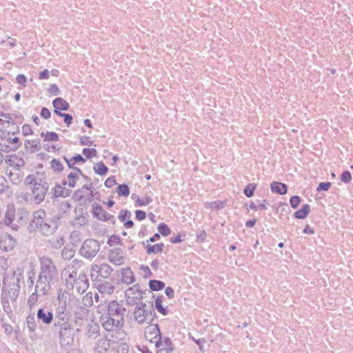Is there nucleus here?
<instances>
[{
    "label": "nucleus",
    "instance_id": "40",
    "mask_svg": "<svg viewBox=\"0 0 353 353\" xmlns=\"http://www.w3.org/2000/svg\"><path fill=\"white\" fill-rule=\"evenodd\" d=\"M94 170L97 174L102 176L106 174L108 169L103 162H99L94 165Z\"/></svg>",
    "mask_w": 353,
    "mask_h": 353
},
{
    "label": "nucleus",
    "instance_id": "16",
    "mask_svg": "<svg viewBox=\"0 0 353 353\" xmlns=\"http://www.w3.org/2000/svg\"><path fill=\"white\" fill-rule=\"evenodd\" d=\"M5 162L11 168V170H21V168L25 165L23 159L15 154L7 155L5 159Z\"/></svg>",
    "mask_w": 353,
    "mask_h": 353
},
{
    "label": "nucleus",
    "instance_id": "10",
    "mask_svg": "<svg viewBox=\"0 0 353 353\" xmlns=\"http://www.w3.org/2000/svg\"><path fill=\"white\" fill-rule=\"evenodd\" d=\"M100 322L102 327L108 332L116 331L123 325L121 318L118 319L104 313L100 317Z\"/></svg>",
    "mask_w": 353,
    "mask_h": 353
},
{
    "label": "nucleus",
    "instance_id": "9",
    "mask_svg": "<svg viewBox=\"0 0 353 353\" xmlns=\"http://www.w3.org/2000/svg\"><path fill=\"white\" fill-rule=\"evenodd\" d=\"M113 269L112 267L105 263H92L90 268V276L92 279H97L99 276L107 279L108 278Z\"/></svg>",
    "mask_w": 353,
    "mask_h": 353
},
{
    "label": "nucleus",
    "instance_id": "1",
    "mask_svg": "<svg viewBox=\"0 0 353 353\" xmlns=\"http://www.w3.org/2000/svg\"><path fill=\"white\" fill-rule=\"evenodd\" d=\"M24 183L30 186L32 199L36 203L39 204L43 201L49 189L44 172H35L27 176Z\"/></svg>",
    "mask_w": 353,
    "mask_h": 353
},
{
    "label": "nucleus",
    "instance_id": "47",
    "mask_svg": "<svg viewBox=\"0 0 353 353\" xmlns=\"http://www.w3.org/2000/svg\"><path fill=\"white\" fill-rule=\"evenodd\" d=\"M158 231L159 233H161L163 236H168L171 232V230L168 228V226L163 223L159 224Z\"/></svg>",
    "mask_w": 353,
    "mask_h": 353
},
{
    "label": "nucleus",
    "instance_id": "45",
    "mask_svg": "<svg viewBox=\"0 0 353 353\" xmlns=\"http://www.w3.org/2000/svg\"><path fill=\"white\" fill-rule=\"evenodd\" d=\"M82 265V261L78 259H73L70 264L68 265L65 269H69L70 270H73L74 272H77L78 269H79Z\"/></svg>",
    "mask_w": 353,
    "mask_h": 353
},
{
    "label": "nucleus",
    "instance_id": "5",
    "mask_svg": "<svg viewBox=\"0 0 353 353\" xmlns=\"http://www.w3.org/2000/svg\"><path fill=\"white\" fill-rule=\"evenodd\" d=\"M39 276L54 281L57 276V270L51 259L43 256L40 259Z\"/></svg>",
    "mask_w": 353,
    "mask_h": 353
},
{
    "label": "nucleus",
    "instance_id": "26",
    "mask_svg": "<svg viewBox=\"0 0 353 353\" xmlns=\"http://www.w3.org/2000/svg\"><path fill=\"white\" fill-rule=\"evenodd\" d=\"M62 276L65 281L66 285L68 288L72 285V282H75L77 279V272L64 269L62 272Z\"/></svg>",
    "mask_w": 353,
    "mask_h": 353
},
{
    "label": "nucleus",
    "instance_id": "44",
    "mask_svg": "<svg viewBox=\"0 0 353 353\" xmlns=\"http://www.w3.org/2000/svg\"><path fill=\"white\" fill-rule=\"evenodd\" d=\"M27 327L30 332H34L37 329V324L35 322L34 316L30 314L26 319Z\"/></svg>",
    "mask_w": 353,
    "mask_h": 353
},
{
    "label": "nucleus",
    "instance_id": "7",
    "mask_svg": "<svg viewBox=\"0 0 353 353\" xmlns=\"http://www.w3.org/2000/svg\"><path fill=\"white\" fill-rule=\"evenodd\" d=\"M52 281L39 275L34 286V292L30 295L28 302H36L39 296L48 294Z\"/></svg>",
    "mask_w": 353,
    "mask_h": 353
},
{
    "label": "nucleus",
    "instance_id": "19",
    "mask_svg": "<svg viewBox=\"0 0 353 353\" xmlns=\"http://www.w3.org/2000/svg\"><path fill=\"white\" fill-rule=\"evenodd\" d=\"M16 241L10 234H5L0 240V248L6 252L11 251L15 246Z\"/></svg>",
    "mask_w": 353,
    "mask_h": 353
},
{
    "label": "nucleus",
    "instance_id": "28",
    "mask_svg": "<svg viewBox=\"0 0 353 353\" xmlns=\"http://www.w3.org/2000/svg\"><path fill=\"white\" fill-rule=\"evenodd\" d=\"M99 326L93 322L89 323L85 328V335L88 338H96L99 334Z\"/></svg>",
    "mask_w": 353,
    "mask_h": 353
},
{
    "label": "nucleus",
    "instance_id": "11",
    "mask_svg": "<svg viewBox=\"0 0 353 353\" xmlns=\"http://www.w3.org/2000/svg\"><path fill=\"white\" fill-rule=\"evenodd\" d=\"M79 332V329H74L73 326H68L63 330H61L57 333L59 336V343L62 346L70 345L73 343L74 340L75 332Z\"/></svg>",
    "mask_w": 353,
    "mask_h": 353
},
{
    "label": "nucleus",
    "instance_id": "25",
    "mask_svg": "<svg viewBox=\"0 0 353 353\" xmlns=\"http://www.w3.org/2000/svg\"><path fill=\"white\" fill-rule=\"evenodd\" d=\"M93 214L99 220L104 221H110L113 219V216L105 211L101 205L94 208Z\"/></svg>",
    "mask_w": 353,
    "mask_h": 353
},
{
    "label": "nucleus",
    "instance_id": "59",
    "mask_svg": "<svg viewBox=\"0 0 353 353\" xmlns=\"http://www.w3.org/2000/svg\"><path fill=\"white\" fill-rule=\"evenodd\" d=\"M64 243V239L63 237H57L53 241V246L56 248H60Z\"/></svg>",
    "mask_w": 353,
    "mask_h": 353
},
{
    "label": "nucleus",
    "instance_id": "3",
    "mask_svg": "<svg viewBox=\"0 0 353 353\" xmlns=\"http://www.w3.org/2000/svg\"><path fill=\"white\" fill-rule=\"evenodd\" d=\"M28 216V212L24 208H19L16 213L13 206H8L5 214V223L12 229L17 230L27 223Z\"/></svg>",
    "mask_w": 353,
    "mask_h": 353
},
{
    "label": "nucleus",
    "instance_id": "20",
    "mask_svg": "<svg viewBox=\"0 0 353 353\" xmlns=\"http://www.w3.org/2000/svg\"><path fill=\"white\" fill-rule=\"evenodd\" d=\"M80 175H83L81 170L77 168H74V172L69 173L66 179L63 181V185H68L72 188L75 186L76 182L79 180Z\"/></svg>",
    "mask_w": 353,
    "mask_h": 353
},
{
    "label": "nucleus",
    "instance_id": "55",
    "mask_svg": "<svg viewBox=\"0 0 353 353\" xmlns=\"http://www.w3.org/2000/svg\"><path fill=\"white\" fill-rule=\"evenodd\" d=\"M131 216V213L130 211L127 210H122L120 211L119 214V219L121 221H125L127 218H129Z\"/></svg>",
    "mask_w": 353,
    "mask_h": 353
},
{
    "label": "nucleus",
    "instance_id": "37",
    "mask_svg": "<svg viewBox=\"0 0 353 353\" xmlns=\"http://www.w3.org/2000/svg\"><path fill=\"white\" fill-rule=\"evenodd\" d=\"M41 136L44 137L45 141H59V136L56 132H42Z\"/></svg>",
    "mask_w": 353,
    "mask_h": 353
},
{
    "label": "nucleus",
    "instance_id": "58",
    "mask_svg": "<svg viewBox=\"0 0 353 353\" xmlns=\"http://www.w3.org/2000/svg\"><path fill=\"white\" fill-rule=\"evenodd\" d=\"M330 185H331V183L330 182L321 183H319V186L317 187L316 190L317 191H321V190L327 191L330 188Z\"/></svg>",
    "mask_w": 353,
    "mask_h": 353
},
{
    "label": "nucleus",
    "instance_id": "13",
    "mask_svg": "<svg viewBox=\"0 0 353 353\" xmlns=\"http://www.w3.org/2000/svg\"><path fill=\"white\" fill-rule=\"evenodd\" d=\"M145 338L150 342L154 343L161 336V332L157 324H150L145 329Z\"/></svg>",
    "mask_w": 353,
    "mask_h": 353
},
{
    "label": "nucleus",
    "instance_id": "21",
    "mask_svg": "<svg viewBox=\"0 0 353 353\" xmlns=\"http://www.w3.org/2000/svg\"><path fill=\"white\" fill-rule=\"evenodd\" d=\"M20 291L19 283L10 285V286H3L2 292L8 294V296L12 302L17 300Z\"/></svg>",
    "mask_w": 353,
    "mask_h": 353
},
{
    "label": "nucleus",
    "instance_id": "12",
    "mask_svg": "<svg viewBox=\"0 0 353 353\" xmlns=\"http://www.w3.org/2000/svg\"><path fill=\"white\" fill-rule=\"evenodd\" d=\"M142 294L138 286L130 287L125 291L126 301L130 305L138 304L142 298Z\"/></svg>",
    "mask_w": 353,
    "mask_h": 353
},
{
    "label": "nucleus",
    "instance_id": "63",
    "mask_svg": "<svg viewBox=\"0 0 353 353\" xmlns=\"http://www.w3.org/2000/svg\"><path fill=\"white\" fill-rule=\"evenodd\" d=\"M50 77V75H49V71L47 69H45L43 71H42L41 72H40L39 74V79L40 80H42V79H48Z\"/></svg>",
    "mask_w": 353,
    "mask_h": 353
},
{
    "label": "nucleus",
    "instance_id": "62",
    "mask_svg": "<svg viewBox=\"0 0 353 353\" xmlns=\"http://www.w3.org/2000/svg\"><path fill=\"white\" fill-rule=\"evenodd\" d=\"M50 112L49 111V110L46 108H43L41 109V116L47 119H49L50 117Z\"/></svg>",
    "mask_w": 353,
    "mask_h": 353
},
{
    "label": "nucleus",
    "instance_id": "34",
    "mask_svg": "<svg viewBox=\"0 0 353 353\" xmlns=\"http://www.w3.org/2000/svg\"><path fill=\"white\" fill-rule=\"evenodd\" d=\"M70 240L72 245H77L82 240V234L77 230H74L70 235Z\"/></svg>",
    "mask_w": 353,
    "mask_h": 353
},
{
    "label": "nucleus",
    "instance_id": "24",
    "mask_svg": "<svg viewBox=\"0 0 353 353\" xmlns=\"http://www.w3.org/2000/svg\"><path fill=\"white\" fill-rule=\"evenodd\" d=\"M96 288L101 294L110 295L114 290V286L109 281H100L96 283Z\"/></svg>",
    "mask_w": 353,
    "mask_h": 353
},
{
    "label": "nucleus",
    "instance_id": "31",
    "mask_svg": "<svg viewBox=\"0 0 353 353\" xmlns=\"http://www.w3.org/2000/svg\"><path fill=\"white\" fill-rule=\"evenodd\" d=\"M1 296V303L2 305L3 310L7 314L12 313V308L10 307V302H9V300H10V297L8 296V294H4L2 292Z\"/></svg>",
    "mask_w": 353,
    "mask_h": 353
},
{
    "label": "nucleus",
    "instance_id": "54",
    "mask_svg": "<svg viewBox=\"0 0 353 353\" xmlns=\"http://www.w3.org/2000/svg\"><path fill=\"white\" fill-rule=\"evenodd\" d=\"M301 202L300 197L298 196H293L290 199V203L292 208H296Z\"/></svg>",
    "mask_w": 353,
    "mask_h": 353
},
{
    "label": "nucleus",
    "instance_id": "6",
    "mask_svg": "<svg viewBox=\"0 0 353 353\" xmlns=\"http://www.w3.org/2000/svg\"><path fill=\"white\" fill-rule=\"evenodd\" d=\"M100 249L101 245L97 241L88 239L83 243L79 254L87 259H92L97 256Z\"/></svg>",
    "mask_w": 353,
    "mask_h": 353
},
{
    "label": "nucleus",
    "instance_id": "53",
    "mask_svg": "<svg viewBox=\"0 0 353 353\" xmlns=\"http://www.w3.org/2000/svg\"><path fill=\"white\" fill-rule=\"evenodd\" d=\"M255 189L256 185L249 184L244 190V193L248 197H251L253 196Z\"/></svg>",
    "mask_w": 353,
    "mask_h": 353
},
{
    "label": "nucleus",
    "instance_id": "18",
    "mask_svg": "<svg viewBox=\"0 0 353 353\" xmlns=\"http://www.w3.org/2000/svg\"><path fill=\"white\" fill-rule=\"evenodd\" d=\"M110 261L117 265H121L124 263L123 252L120 248H114L109 252Z\"/></svg>",
    "mask_w": 353,
    "mask_h": 353
},
{
    "label": "nucleus",
    "instance_id": "56",
    "mask_svg": "<svg viewBox=\"0 0 353 353\" xmlns=\"http://www.w3.org/2000/svg\"><path fill=\"white\" fill-rule=\"evenodd\" d=\"M28 144L31 147L34 148L36 150H40V140L38 139L29 140L28 141Z\"/></svg>",
    "mask_w": 353,
    "mask_h": 353
},
{
    "label": "nucleus",
    "instance_id": "30",
    "mask_svg": "<svg viewBox=\"0 0 353 353\" xmlns=\"http://www.w3.org/2000/svg\"><path fill=\"white\" fill-rule=\"evenodd\" d=\"M53 107L61 110H68L70 108L69 103L62 98L58 97L52 101Z\"/></svg>",
    "mask_w": 353,
    "mask_h": 353
},
{
    "label": "nucleus",
    "instance_id": "2",
    "mask_svg": "<svg viewBox=\"0 0 353 353\" xmlns=\"http://www.w3.org/2000/svg\"><path fill=\"white\" fill-rule=\"evenodd\" d=\"M57 218H49L43 210L35 211L32 214V219L29 223L30 230H38L44 235H50L54 233L58 228Z\"/></svg>",
    "mask_w": 353,
    "mask_h": 353
},
{
    "label": "nucleus",
    "instance_id": "15",
    "mask_svg": "<svg viewBox=\"0 0 353 353\" xmlns=\"http://www.w3.org/2000/svg\"><path fill=\"white\" fill-rule=\"evenodd\" d=\"M125 309L116 301H112L108 304V315L114 316L118 319L121 318L123 321V312Z\"/></svg>",
    "mask_w": 353,
    "mask_h": 353
},
{
    "label": "nucleus",
    "instance_id": "35",
    "mask_svg": "<svg viewBox=\"0 0 353 353\" xmlns=\"http://www.w3.org/2000/svg\"><path fill=\"white\" fill-rule=\"evenodd\" d=\"M163 246V243H158L152 245H148L146 246L147 253L150 254L152 253L155 254L162 252Z\"/></svg>",
    "mask_w": 353,
    "mask_h": 353
},
{
    "label": "nucleus",
    "instance_id": "27",
    "mask_svg": "<svg viewBox=\"0 0 353 353\" xmlns=\"http://www.w3.org/2000/svg\"><path fill=\"white\" fill-rule=\"evenodd\" d=\"M156 347L158 350L165 349L168 350H173V345L170 339L168 337L162 338L161 336L154 343Z\"/></svg>",
    "mask_w": 353,
    "mask_h": 353
},
{
    "label": "nucleus",
    "instance_id": "32",
    "mask_svg": "<svg viewBox=\"0 0 353 353\" xmlns=\"http://www.w3.org/2000/svg\"><path fill=\"white\" fill-rule=\"evenodd\" d=\"M122 280L123 282L126 283L128 284H130L134 281V276L133 272L130 269L126 268L122 270Z\"/></svg>",
    "mask_w": 353,
    "mask_h": 353
},
{
    "label": "nucleus",
    "instance_id": "43",
    "mask_svg": "<svg viewBox=\"0 0 353 353\" xmlns=\"http://www.w3.org/2000/svg\"><path fill=\"white\" fill-rule=\"evenodd\" d=\"M225 202L216 201L213 202H207L205 203V207L206 208H214V209H222L225 207Z\"/></svg>",
    "mask_w": 353,
    "mask_h": 353
},
{
    "label": "nucleus",
    "instance_id": "42",
    "mask_svg": "<svg viewBox=\"0 0 353 353\" xmlns=\"http://www.w3.org/2000/svg\"><path fill=\"white\" fill-rule=\"evenodd\" d=\"M50 165H51V168L55 172L59 173V172H62L63 170V164L58 159H53L50 162Z\"/></svg>",
    "mask_w": 353,
    "mask_h": 353
},
{
    "label": "nucleus",
    "instance_id": "29",
    "mask_svg": "<svg viewBox=\"0 0 353 353\" xmlns=\"http://www.w3.org/2000/svg\"><path fill=\"white\" fill-rule=\"evenodd\" d=\"M271 190L273 192L279 194H285L287 193V185L284 183L279 182H272L270 185Z\"/></svg>",
    "mask_w": 353,
    "mask_h": 353
},
{
    "label": "nucleus",
    "instance_id": "48",
    "mask_svg": "<svg viewBox=\"0 0 353 353\" xmlns=\"http://www.w3.org/2000/svg\"><path fill=\"white\" fill-rule=\"evenodd\" d=\"M117 193L120 196H128L130 194V190L127 185L122 184L118 186Z\"/></svg>",
    "mask_w": 353,
    "mask_h": 353
},
{
    "label": "nucleus",
    "instance_id": "38",
    "mask_svg": "<svg viewBox=\"0 0 353 353\" xmlns=\"http://www.w3.org/2000/svg\"><path fill=\"white\" fill-rule=\"evenodd\" d=\"M110 348V343L107 339H101L98 340L97 342V350L99 352L102 353L103 352L107 351Z\"/></svg>",
    "mask_w": 353,
    "mask_h": 353
},
{
    "label": "nucleus",
    "instance_id": "49",
    "mask_svg": "<svg viewBox=\"0 0 353 353\" xmlns=\"http://www.w3.org/2000/svg\"><path fill=\"white\" fill-rule=\"evenodd\" d=\"M82 304L85 307H90L93 304L92 296L91 293H87L83 298Z\"/></svg>",
    "mask_w": 353,
    "mask_h": 353
},
{
    "label": "nucleus",
    "instance_id": "39",
    "mask_svg": "<svg viewBox=\"0 0 353 353\" xmlns=\"http://www.w3.org/2000/svg\"><path fill=\"white\" fill-rule=\"evenodd\" d=\"M149 286L152 290L158 291L164 288L165 283L161 281L151 280L149 282Z\"/></svg>",
    "mask_w": 353,
    "mask_h": 353
},
{
    "label": "nucleus",
    "instance_id": "57",
    "mask_svg": "<svg viewBox=\"0 0 353 353\" xmlns=\"http://www.w3.org/2000/svg\"><path fill=\"white\" fill-rule=\"evenodd\" d=\"M341 179L344 183H349L352 179V176L350 172L345 171L341 175Z\"/></svg>",
    "mask_w": 353,
    "mask_h": 353
},
{
    "label": "nucleus",
    "instance_id": "23",
    "mask_svg": "<svg viewBox=\"0 0 353 353\" xmlns=\"http://www.w3.org/2000/svg\"><path fill=\"white\" fill-rule=\"evenodd\" d=\"M6 172L8 179L12 184L18 185L22 181L23 178V172L21 171V170H11L8 168Z\"/></svg>",
    "mask_w": 353,
    "mask_h": 353
},
{
    "label": "nucleus",
    "instance_id": "61",
    "mask_svg": "<svg viewBox=\"0 0 353 353\" xmlns=\"http://www.w3.org/2000/svg\"><path fill=\"white\" fill-rule=\"evenodd\" d=\"M60 117L64 118V122L67 124V126H69L72 123V115L64 113L63 114H60Z\"/></svg>",
    "mask_w": 353,
    "mask_h": 353
},
{
    "label": "nucleus",
    "instance_id": "64",
    "mask_svg": "<svg viewBox=\"0 0 353 353\" xmlns=\"http://www.w3.org/2000/svg\"><path fill=\"white\" fill-rule=\"evenodd\" d=\"M136 218L139 220H143L145 218V212L142 210H137L135 212Z\"/></svg>",
    "mask_w": 353,
    "mask_h": 353
},
{
    "label": "nucleus",
    "instance_id": "36",
    "mask_svg": "<svg viewBox=\"0 0 353 353\" xmlns=\"http://www.w3.org/2000/svg\"><path fill=\"white\" fill-rule=\"evenodd\" d=\"M74 252L72 248L65 246L61 250V257L65 260H70L74 256Z\"/></svg>",
    "mask_w": 353,
    "mask_h": 353
},
{
    "label": "nucleus",
    "instance_id": "46",
    "mask_svg": "<svg viewBox=\"0 0 353 353\" xmlns=\"http://www.w3.org/2000/svg\"><path fill=\"white\" fill-rule=\"evenodd\" d=\"M162 301L160 298H157L155 300V307L159 312L162 314L163 315H166L168 314V310L163 307Z\"/></svg>",
    "mask_w": 353,
    "mask_h": 353
},
{
    "label": "nucleus",
    "instance_id": "50",
    "mask_svg": "<svg viewBox=\"0 0 353 353\" xmlns=\"http://www.w3.org/2000/svg\"><path fill=\"white\" fill-rule=\"evenodd\" d=\"M83 154L88 158L91 159L97 156V150L94 148H84L83 149Z\"/></svg>",
    "mask_w": 353,
    "mask_h": 353
},
{
    "label": "nucleus",
    "instance_id": "17",
    "mask_svg": "<svg viewBox=\"0 0 353 353\" xmlns=\"http://www.w3.org/2000/svg\"><path fill=\"white\" fill-rule=\"evenodd\" d=\"M21 277V274H17L14 270L10 269L8 270L5 273L3 286H10V285L19 283Z\"/></svg>",
    "mask_w": 353,
    "mask_h": 353
},
{
    "label": "nucleus",
    "instance_id": "22",
    "mask_svg": "<svg viewBox=\"0 0 353 353\" xmlns=\"http://www.w3.org/2000/svg\"><path fill=\"white\" fill-rule=\"evenodd\" d=\"M37 318L39 321L45 324H50L54 321L53 314L48 309L40 308L37 314Z\"/></svg>",
    "mask_w": 353,
    "mask_h": 353
},
{
    "label": "nucleus",
    "instance_id": "8",
    "mask_svg": "<svg viewBox=\"0 0 353 353\" xmlns=\"http://www.w3.org/2000/svg\"><path fill=\"white\" fill-rule=\"evenodd\" d=\"M72 322L70 316L68 313L65 311V309L62 307L61 310L57 311L54 318V330L57 332L61 330L71 326Z\"/></svg>",
    "mask_w": 353,
    "mask_h": 353
},
{
    "label": "nucleus",
    "instance_id": "51",
    "mask_svg": "<svg viewBox=\"0 0 353 353\" xmlns=\"http://www.w3.org/2000/svg\"><path fill=\"white\" fill-rule=\"evenodd\" d=\"M152 201V199L150 196H145L141 199L138 198L136 200V203L139 206L146 205L150 203Z\"/></svg>",
    "mask_w": 353,
    "mask_h": 353
},
{
    "label": "nucleus",
    "instance_id": "33",
    "mask_svg": "<svg viewBox=\"0 0 353 353\" xmlns=\"http://www.w3.org/2000/svg\"><path fill=\"white\" fill-rule=\"evenodd\" d=\"M310 210V207L308 204H305L303 205L301 210L296 211L294 213V216L296 219H305L307 214H309Z\"/></svg>",
    "mask_w": 353,
    "mask_h": 353
},
{
    "label": "nucleus",
    "instance_id": "41",
    "mask_svg": "<svg viewBox=\"0 0 353 353\" xmlns=\"http://www.w3.org/2000/svg\"><path fill=\"white\" fill-rule=\"evenodd\" d=\"M54 195L56 197L65 196L68 195L67 190L62 185H56L53 189Z\"/></svg>",
    "mask_w": 353,
    "mask_h": 353
},
{
    "label": "nucleus",
    "instance_id": "14",
    "mask_svg": "<svg viewBox=\"0 0 353 353\" xmlns=\"http://www.w3.org/2000/svg\"><path fill=\"white\" fill-rule=\"evenodd\" d=\"M88 286L89 283L85 274H79L76 281L72 282L70 288L75 289L79 294H83L87 290Z\"/></svg>",
    "mask_w": 353,
    "mask_h": 353
},
{
    "label": "nucleus",
    "instance_id": "60",
    "mask_svg": "<svg viewBox=\"0 0 353 353\" xmlns=\"http://www.w3.org/2000/svg\"><path fill=\"white\" fill-rule=\"evenodd\" d=\"M80 142L82 145H94V142L91 141L90 140L89 137H85V136L81 138Z\"/></svg>",
    "mask_w": 353,
    "mask_h": 353
},
{
    "label": "nucleus",
    "instance_id": "52",
    "mask_svg": "<svg viewBox=\"0 0 353 353\" xmlns=\"http://www.w3.org/2000/svg\"><path fill=\"white\" fill-rule=\"evenodd\" d=\"M48 92L50 94L57 96L60 94V90L56 84H51L48 89Z\"/></svg>",
    "mask_w": 353,
    "mask_h": 353
},
{
    "label": "nucleus",
    "instance_id": "4",
    "mask_svg": "<svg viewBox=\"0 0 353 353\" xmlns=\"http://www.w3.org/2000/svg\"><path fill=\"white\" fill-rule=\"evenodd\" d=\"M154 315L153 305L141 303L135 307L134 312V319L139 324L151 323Z\"/></svg>",
    "mask_w": 353,
    "mask_h": 353
}]
</instances>
